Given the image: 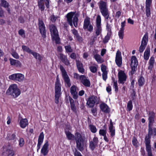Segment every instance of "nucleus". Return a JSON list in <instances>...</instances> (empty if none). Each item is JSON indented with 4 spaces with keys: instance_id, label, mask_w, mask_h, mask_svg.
Returning a JSON list of instances; mask_svg holds the SVG:
<instances>
[{
    "instance_id": "nucleus-1",
    "label": "nucleus",
    "mask_w": 156,
    "mask_h": 156,
    "mask_svg": "<svg viewBox=\"0 0 156 156\" xmlns=\"http://www.w3.org/2000/svg\"><path fill=\"white\" fill-rule=\"evenodd\" d=\"M148 135L146 136L145 139V143L146 147V150L147 153V156H154L153 155L150 145V139L152 135V129L151 128L154 122V119L155 117V114L153 112H149L148 114Z\"/></svg>"
},
{
    "instance_id": "nucleus-2",
    "label": "nucleus",
    "mask_w": 156,
    "mask_h": 156,
    "mask_svg": "<svg viewBox=\"0 0 156 156\" xmlns=\"http://www.w3.org/2000/svg\"><path fill=\"white\" fill-rule=\"evenodd\" d=\"M100 11L102 15L105 17L106 23L108 22V20H110V22L112 23L113 20L109 17V12L108 11L107 3L103 1H101L98 3Z\"/></svg>"
},
{
    "instance_id": "nucleus-3",
    "label": "nucleus",
    "mask_w": 156,
    "mask_h": 156,
    "mask_svg": "<svg viewBox=\"0 0 156 156\" xmlns=\"http://www.w3.org/2000/svg\"><path fill=\"white\" fill-rule=\"evenodd\" d=\"M95 35L92 37L90 40V44H92L97 39V37L101 34L102 27L101 26V17L100 15H98L96 20V27L94 28Z\"/></svg>"
},
{
    "instance_id": "nucleus-4",
    "label": "nucleus",
    "mask_w": 156,
    "mask_h": 156,
    "mask_svg": "<svg viewBox=\"0 0 156 156\" xmlns=\"http://www.w3.org/2000/svg\"><path fill=\"white\" fill-rule=\"evenodd\" d=\"M79 14L75 12H71L67 13L66 16L67 21L68 24L71 27H73V24L74 26L76 27L78 25V17Z\"/></svg>"
},
{
    "instance_id": "nucleus-5",
    "label": "nucleus",
    "mask_w": 156,
    "mask_h": 156,
    "mask_svg": "<svg viewBox=\"0 0 156 156\" xmlns=\"http://www.w3.org/2000/svg\"><path fill=\"white\" fill-rule=\"evenodd\" d=\"M6 93L7 95H10L12 98H16L20 94L21 91L16 84H13L9 86Z\"/></svg>"
},
{
    "instance_id": "nucleus-6",
    "label": "nucleus",
    "mask_w": 156,
    "mask_h": 156,
    "mask_svg": "<svg viewBox=\"0 0 156 156\" xmlns=\"http://www.w3.org/2000/svg\"><path fill=\"white\" fill-rule=\"evenodd\" d=\"M55 103L58 104L59 103V98L61 94V85L58 76L56 77L55 82Z\"/></svg>"
},
{
    "instance_id": "nucleus-7",
    "label": "nucleus",
    "mask_w": 156,
    "mask_h": 156,
    "mask_svg": "<svg viewBox=\"0 0 156 156\" xmlns=\"http://www.w3.org/2000/svg\"><path fill=\"white\" fill-rule=\"evenodd\" d=\"M49 29L52 40L55 41L56 44L60 43L58 33L56 27L53 24L49 26Z\"/></svg>"
},
{
    "instance_id": "nucleus-8",
    "label": "nucleus",
    "mask_w": 156,
    "mask_h": 156,
    "mask_svg": "<svg viewBox=\"0 0 156 156\" xmlns=\"http://www.w3.org/2000/svg\"><path fill=\"white\" fill-rule=\"evenodd\" d=\"M75 136L76 147L79 151H82L83 150L84 139L81 135L78 132L75 133Z\"/></svg>"
},
{
    "instance_id": "nucleus-9",
    "label": "nucleus",
    "mask_w": 156,
    "mask_h": 156,
    "mask_svg": "<svg viewBox=\"0 0 156 156\" xmlns=\"http://www.w3.org/2000/svg\"><path fill=\"white\" fill-rule=\"evenodd\" d=\"M60 69L61 71L62 77L66 86L68 87H70L71 85L70 79L65 69L62 65L60 66Z\"/></svg>"
},
{
    "instance_id": "nucleus-10",
    "label": "nucleus",
    "mask_w": 156,
    "mask_h": 156,
    "mask_svg": "<svg viewBox=\"0 0 156 156\" xmlns=\"http://www.w3.org/2000/svg\"><path fill=\"white\" fill-rule=\"evenodd\" d=\"M98 101V98L96 96L90 95L87 99V104L90 107L92 108L95 104H97Z\"/></svg>"
},
{
    "instance_id": "nucleus-11",
    "label": "nucleus",
    "mask_w": 156,
    "mask_h": 156,
    "mask_svg": "<svg viewBox=\"0 0 156 156\" xmlns=\"http://www.w3.org/2000/svg\"><path fill=\"white\" fill-rule=\"evenodd\" d=\"M24 78V75L21 73L14 74L9 76V79L19 82L23 81Z\"/></svg>"
},
{
    "instance_id": "nucleus-12",
    "label": "nucleus",
    "mask_w": 156,
    "mask_h": 156,
    "mask_svg": "<svg viewBox=\"0 0 156 156\" xmlns=\"http://www.w3.org/2000/svg\"><path fill=\"white\" fill-rule=\"evenodd\" d=\"M83 28L84 29H87L88 31L91 32L93 31V27L90 24V18L88 17H86L84 21Z\"/></svg>"
},
{
    "instance_id": "nucleus-13",
    "label": "nucleus",
    "mask_w": 156,
    "mask_h": 156,
    "mask_svg": "<svg viewBox=\"0 0 156 156\" xmlns=\"http://www.w3.org/2000/svg\"><path fill=\"white\" fill-rule=\"evenodd\" d=\"M115 62L116 65L118 67L121 66L122 64V57L121 53L119 50L117 51L116 53Z\"/></svg>"
},
{
    "instance_id": "nucleus-14",
    "label": "nucleus",
    "mask_w": 156,
    "mask_h": 156,
    "mask_svg": "<svg viewBox=\"0 0 156 156\" xmlns=\"http://www.w3.org/2000/svg\"><path fill=\"white\" fill-rule=\"evenodd\" d=\"M118 78L119 82L120 83H124L126 80V76L123 71L120 70L118 73Z\"/></svg>"
},
{
    "instance_id": "nucleus-15",
    "label": "nucleus",
    "mask_w": 156,
    "mask_h": 156,
    "mask_svg": "<svg viewBox=\"0 0 156 156\" xmlns=\"http://www.w3.org/2000/svg\"><path fill=\"white\" fill-rule=\"evenodd\" d=\"M98 142V139L96 137H94L93 138L92 141L90 142L89 147L91 150L93 151L94 150L97 146Z\"/></svg>"
},
{
    "instance_id": "nucleus-16",
    "label": "nucleus",
    "mask_w": 156,
    "mask_h": 156,
    "mask_svg": "<svg viewBox=\"0 0 156 156\" xmlns=\"http://www.w3.org/2000/svg\"><path fill=\"white\" fill-rule=\"evenodd\" d=\"M101 69L102 72V76L103 79L106 81L107 78V74L108 70L107 69V67L103 65L102 64L101 66Z\"/></svg>"
},
{
    "instance_id": "nucleus-17",
    "label": "nucleus",
    "mask_w": 156,
    "mask_h": 156,
    "mask_svg": "<svg viewBox=\"0 0 156 156\" xmlns=\"http://www.w3.org/2000/svg\"><path fill=\"white\" fill-rule=\"evenodd\" d=\"M48 146L49 144L48 141H46L45 143L43 145L41 150V153L44 156L46 155L48 153Z\"/></svg>"
},
{
    "instance_id": "nucleus-18",
    "label": "nucleus",
    "mask_w": 156,
    "mask_h": 156,
    "mask_svg": "<svg viewBox=\"0 0 156 156\" xmlns=\"http://www.w3.org/2000/svg\"><path fill=\"white\" fill-rule=\"evenodd\" d=\"M71 31L73 34L74 37L76 38V40L80 42H81L83 41V39L82 37L80 36L78 33V31L74 28Z\"/></svg>"
},
{
    "instance_id": "nucleus-19",
    "label": "nucleus",
    "mask_w": 156,
    "mask_h": 156,
    "mask_svg": "<svg viewBox=\"0 0 156 156\" xmlns=\"http://www.w3.org/2000/svg\"><path fill=\"white\" fill-rule=\"evenodd\" d=\"M44 138V134L43 132L40 133L39 136L38 140V143L37 146V152H38V150L40 148L41 145L43 143Z\"/></svg>"
},
{
    "instance_id": "nucleus-20",
    "label": "nucleus",
    "mask_w": 156,
    "mask_h": 156,
    "mask_svg": "<svg viewBox=\"0 0 156 156\" xmlns=\"http://www.w3.org/2000/svg\"><path fill=\"white\" fill-rule=\"evenodd\" d=\"M108 129L109 132L110 133L111 136L112 137L114 136L115 134V127L113 126L111 119L110 120V124L109 125Z\"/></svg>"
},
{
    "instance_id": "nucleus-21",
    "label": "nucleus",
    "mask_w": 156,
    "mask_h": 156,
    "mask_svg": "<svg viewBox=\"0 0 156 156\" xmlns=\"http://www.w3.org/2000/svg\"><path fill=\"white\" fill-rule=\"evenodd\" d=\"M9 61L11 66H15L16 67H21L22 66L21 62L19 60L10 58Z\"/></svg>"
},
{
    "instance_id": "nucleus-22",
    "label": "nucleus",
    "mask_w": 156,
    "mask_h": 156,
    "mask_svg": "<svg viewBox=\"0 0 156 156\" xmlns=\"http://www.w3.org/2000/svg\"><path fill=\"white\" fill-rule=\"evenodd\" d=\"M76 87L73 85L70 88V93L74 99H76L78 97L77 92L76 91Z\"/></svg>"
},
{
    "instance_id": "nucleus-23",
    "label": "nucleus",
    "mask_w": 156,
    "mask_h": 156,
    "mask_svg": "<svg viewBox=\"0 0 156 156\" xmlns=\"http://www.w3.org/2000/svg\"><path fill=\"white\" fill-rule=\"evenodd\" d=\"M59 57L62 61L66 65L68 66L70 64L69 60L67 59V56L64 54H59Z\"/></svg>"
},
{
    "instance_id": "nucleus-24",
    "label": "nucleus",
    "mask_w": 156,
    "mask_h": 156,
    "mask_svg": "<svg viewBox=\"0 0 156 156\" xmlns=\"http://www.w3.org/2000/svg\"><path fill=\"white\" fill-rule=\"evenodd\" d=\"M80 82L86 87H90V82L89 79L84 76L83 77L82 79Z\"/></svg>"
},
{
    "instance_id": "nucleus-25",
    "label": "nucleus",
    "mask_w": 156,
    "mask_h": 156,
    "mask_svg": "<svg viewBox=\"0 0 156 156\" xmlns=\"http://www.w3.org/2000/svg\"><path fill=\"white\" fill-rule=\"evenodd\" d=\"M28 121L26 118L22 119L20 121V126L23 129L25 128L28 125Z\"/></svg>"
},
{
    "instance_id": "nucleus-26",
    "label": "nucleus",
    "mask_w": 156,
    "mask_h": 156,
    "mask_svg": "<svg viewBox=\"0 0 156 156\" xmlns=\"http://www.w3.org/2000/svg\"><path fill=\"white\" fill-rule=\"evenodd\" d=\"M100 108L102 111L104 112L108 113L110 111V109L108 105L105 103H102L100 105Z\"/></svg>"
},
{
    "instance_id": "nucleus-27",
    "label": "nucleus",
    "mask_w": 156,
    "mask_h": 156,
    "mask_svg": "<svg viewBox=\"0 0 156 156\" xmlns=\"http://www.w3.org/2000/svg\"><path fill=\"white\" fill-rule=\"evenodd\" d=\"M76 66L79 72L82 73H83L84 72V70L82 63L79 61H77Z\"/></svg>"
},
{
    "instance_id": "nucleus-28",
    "label": "nucleus",
    "mask_w": 156,
    "mask_h": 156,
    "mask_svg": "<svg viewBox=\"0 0 156 156\" xmlns=\"http://www.w3.org/2000/svg\"><path fill=\"white\" fill-rule=\"evenodd\" d=\"M94 58L98 63H101L104 62V59L98 54H96L94 55Z\"/></svg>"
},
{
    "instance_id": "nucleus-29",
    "label": "nucleus",
    "mask_w": 156,
    "mask_h": 156,
    "mask_svg": "<svg viewBox=\"0 0 156 156\" xmlns=\"http://www.w3.org/2000/svg\"><path fill=\"white\" fill-rule=\"evenodd\" d=\"M40 33L42 35V36L44 38H45L46 37V31L45 26L39 27Z\"/></svg>"
},
{
    "instance_id": "nucleus-30",
    "label": "nucleus",
    "mask_w": 156,
    "mask_h": 156,
    "mask_svg": "<svg viewBox=\"0 0 156 156\" xmlns=\"http://www.w3.org/2000/svg\"><path fill=\"white\" fill-rule=\"evenodd\" d=\"M150 55V48L147 47L144 53V58L146 60H147L149 57Z\"/></svg>"
},
{
    "instance_id": "nucleus-31",
    "label": "nucleus",
    "mask_w": 156,
    "mask_h": 156,
    "mask_svg": "<svg viewBox=\"0 0 156 156\" xmlns=\"http://www.w3.org/2000/svg\"><path fill=\"white\" fill-rule=\"evenodd\" d=\"M32 55L36 59L39 61H41L43 58V57L39 53L35 52L34 51L33 52Z\"/></svg>"
},
{
    "instance_id": "nucleus-32",
    "label": "nucleus",
    "mask_w": 156,
    "mask_h": 156,
    "mask_svg": "<svg viewBox=\"0 0 156 156\" xmlns=\"http://www.w3.org/2000/svg\"><path fill=\"white\" fill-rule=\"evenodd\" d=\"M148 41V35L147 33L145 34L143 36L141 44L147 45Z\"/></svg>"
},
{
    "instance_id": "nucleus-33",
    "label": "nucleus",
    "mask_w": 156,
    "mask_h": 156,
    "mask_svg": "<svg viewBox=\"0 0 156 156\" xmlns=\"http://www.w3.org/2000/svg\"><path fill=\"white\" fill-rule=\"evenodd\" d=\"M89 69L90 71L93 73H95L97 71L98 66L97 65H94L93 66H89Z\"/></svg>"
},
{
    "instance_id": "nucleus-34",
    "label": "nucleus",
    "mask_w": 156,
    "mask_h": 156,
    "mask_svg": "<svg viewBox=\"0 0 156 156\" xmlns=\"http://www.w3.org/2000/svg\"><path fill=\"white\" fill-rule=\"evenodd\" d=\"M138 65V62L135 56H133L131 58V66H137Z\"/></svg>"
},
{
    "instance_id": "nucleus-35",
    "label": "nucleus",
    "mask_w": 156,
    "mask_h": 156,
    "mask_svg": "<svg viewBox=\"0 0 156 156\" xmlns=\"http://www.w3.org/2000/svg\"><path fill=\"white\" fill-rule=\"evenodd\" d=\"M154 62V58L151 57L149 60V66H148V69L151 70L153 67V65Z\"/></svg>"
},
{
    "instance_id": "nucleus-36",
    "label": "nucleus",
    "mask_w": 156,
    "mask_h": 156,
    "mask_svg": "<svg viewBox=\"0 0 156 156\" xmlns=\"http://www.w3.org/2000/svg\"><path fill=\"white\" fill-rule=\"evenodd\" d=\"M22 48L24 51L27 52L29 54H32L33 52V51L31 50L28 47L25 45H23Z\"/></svg>"
},
{
    "instance_id": "nucleus-37",
    "label": "nucleus",
    "mask_w": 156,
    "mask_h": 156,
    "mask_svg": "<svg viewBox=\"0 0 156 156\" xmlns=\"http://www.w3.org/2000/svg\"><path fill=\"white\" fill-rule=\"evenodd\" d=\"M1 6L5 8H8L9 6V3L6 1L5 0H1Z\"/></svg>"
},
{
    "instance_id": "nucleus-38",
    "label": "nucleus",
    "mask_w": 156,
    "mask_h": 156,
    "mask_svg": "<svg viewBox=\"0 0 156 156\" xmlns=\"http://www.w3.org/2000/svg\"><path fill=\"white\" fill-rule=\"evenodd\" d=\"M38 5L39 9L42 11H43L45 9V6L43 2H38Z\"/></svg>"
},
{
    "instance_id": "nucleus-39",
    "label": "nucleus",
    "mask_w": 156,
    "mask_h": 156,
    "mask_svg": "<svg viewBox=\"0 0 156 156\" xmlns=\"http://www.w3.org/2000/svg\"><path fill=\"white\" fill-rule=\"evenodd\" d=\"M112 83H113V87L115 89V90L116 92H117L118 90V86H117V81L116 80H115V79L113 78H112Z\"/></svg>"
},
{
    "instance_id": "nucleus-40",
    "label": "nucleus",
    "mask_w": 156,
    "mask_h": 156,
    "mask_svg": "<svg viewBox=\"0 0 156 156\" xmlns=\"http://www.w3.org/2000/svg\"><path fill=\"white\" fill-rule=\"evenodd\" d=\"M66 134L68 139L69 140L73 139L75 137L74 135L72 134L70 132L66 131Z\"/></svg>"
},
{
    "instance_id": "nucleus-41",
    "label": "nucleus",
    "mask_w": 156,
    "mask_h": 156,
    "mask_svg": "<svg viewBox=\"0 0 156 156\" xmlns=\"http://www.w3.org/2000/svg\"><path fill=\"white\" fill-rule=\"evenodd\" d=\"M84 76L83 75L80 76L77 73H74L73 74L74 78L76 79L77 80H80V81H81L83 77Z\"/></svg>"
},
{
    "instance_id": "nucleus-42",
    "label": "nucleus",
    "mask_w": 156,
    "mask_h": 156,
    "mask_svg": "<svg viewBox=\"0 0 156 156\" xmlns=\"http://www.w3.org/2000/svg\"><path fill=\"white\" fill-rule=\"evenodd\" d=\"M145 82L144 79L143 77L141 76L138 79V83L140 86H142L144 84Z\"/></svg>"
},
{
    "instance_id": "nucleus-43",
    "label": "nucleus",
    "mask_w": 156,
    "mask_h": 156,
    "mask_svg": "<svg viewBox=\"0 0 156 156\" xmlns=\"http://www.w3.org/2000/svg\"><path fill=\"white\" fill-rule=\"evenodd\" d=\"M133 107L132 102L131 100H130L128 102L127 105V108L128 111H129L132 110Z\"/></svg>"
},
{
    "instance_id": "nucleus-44",
    "label": "nucleus",
    "mask_w": 156,
    "mask_h": 156,
    "mask_svg": "<svg viewBox=\"0 0 156 156\" xmlns=\"http://www.w3.org/2000/svg\"><path fill=\"white\" fill-rule=\"evenodd\" d=\"M89 127L92 132L93 133H95L96 132L97 129L95 126L92 125H90L89 126Z\"/></svg>"
},
{
    "instance_id": "nucleus-45",
    "label": "nucleus",
    "mask_w": 156,
    "mask_h": 156,
    "mask_svg": "<svg viewBox=\"0 0 156 156\" xmlns=\"http://www.w3.org/2000/svg\"><path fill=\"white\" fill-rule=\"evenodd\" d=\"M106 23V30L110 33H111V28L112 27V25L111 24H110L109 23V22H107V23Z\"/></svg>"
},
{
    "instance_id": "nucleus-46",
    "label": "nucleus",
    "mask_w": 156,
    "mask_h": 156,
    "mask_svg": "<svg viewBox=\"0 0 156 156\" xmlns=\"http://www.w3.org/2000/svg\"><path fill=\"white\" fill-rule=\"evenodd\" d=\"M65 48L66 51L67 52H71L73 51V50L70 45H68L65 46Z\"/></svg>"
},
{
    "instance_id": "nucleus-47",
    "label": "nucleus",
    "mask_w": 156,
    "mask_h": 156,
    "mask_svg": "<svg viewBox=\"0 0 156 156\" xmlns=\"http://www.w3.org/2000/svg\"><path fill=\"white\" fill-rule=\"evenodd\" d=\"M146 16L149 17L151 15L150 7H146Z\"/></svg>"
},
{
    "instance_id": "nucleus-48",
    "label": "nucleus",
    "mask_w": 156,
    "mask_h": 156,
    "mask_svg": "<svg viewBox=\"0 0 156 156\" xmlns=\"http://www.w3.org/2000/svg\"><path fill=\"white\" fill-rule=\"evenodd\" d=\"M124 31L120 30L118 33V35L120 39H122L123 38L124 34Z\"/></svg>"
},
{
    "instance_id": "nucleus-49",
    "label": "nucleus",
    "mask_w": 156,
    "mask_h": 156,
    "mask_svg": "<svg viewBox=\"0 0 156 156\" xmlns=\"http://www.w3.org/2000/svg\"><path fill=\"white\" fill-rule=\"evenodd\" d=\"M146 45L141 44L139 48V51L140 53H142L145 49Z\"/></svg>"
},
{
    "instance_id": "nucleus-50",
    "label": "nucleus",
    "mask_w": 156,
    "mask_h": 156,
    "mask_svg": "<svg viewBox=\"0 0 156 156\" xmlns=\"http://www.w3.org/2000/svg\"><path fill=\"white\" fill-rule=\"evenodd\" d=\"M73 152L74 156H83L81 153L76 149L74 150Z\"/></svg>"
},
{
    "instance_id": "nucleus-51",
    "label": "nucleus",
    "mask_w": 156,
    "mask_h": 156,
    "mask_svg": "<svg viewBox=\"0 0 156 156\" xmlns=\"http://www.w3.org/2000/svg\"><path fill=\"white\" fill-rule=\"evenodd\" d=\"M18 33L19 35H21L22 37H25V33L24 30L23 29L20 30L18 32Z\"/></svg>"
},
{
    "instance_id": "nucleus-52",
    "label": "nucleus",
    "mask_w": 156,
    "mask_h": 156,
    "mask_svg": "<svg viewBox=\"0 0 156 156\" xmlns=\"http://www.w3.org/2000/svg\"><path fill=\"white\" fill-rule=\"evenodd\" d=\"M19 145L20 147H23L24 144V141L23 138H20L19 140Z\"/></svg>"
},
{
    "instance_id": "nucleus-53",
    "label": "nucleus",
    "mask_w": 156,
    "mask_h": 156,
    "mask_svg": "<svg viewBox=\"0 0 156 156\" xmlns=\"http://www.w3.org/2000/svg\"><path fill=\"white\" fill-rule=\"evenodd\" d=\"M38 25L39 27H43L45 26V25L41 19L40 18L38 19Z\"/></svg>"
},
{
    "instance_id": "nucleus-54",
    "label": "nucleus",
    "mask_w": 156,
    "mask_h": 156,
    "mask_svg": "<svg viewBox=\"0 0 156 156\" xmlns=\"http://www.w3.org/2000/svg\"><path fill=\"white\" fill-rule=\"evenodd\" d=\"M91 112L93 115L95 116L97 115V110L96 108H92L91 109Z\"/></svg>"
},
{
    "instance_id": "nucleus-55",
    "label": "nucleus",
    "mask_w": 156,
    "mask_h": 156,
    "mask_svg": "<svg viewBox=\"0 0 156 156\" xmlns=\"http://www.w3.org/2000/svg\"><path fill=\"white\" fill-rule=\"evenodd\" d=\"M132 143L133 145L135 147H136L138 146L137 140L135 137H133V138Z\"/></svg>"
},
{
    "instance_id": "nucleus-56",
    "label": "nucleus",
    "mask_w": 156,
    "mask_h": 156,
    "mask_svg": "<svg viewBox=\"0 0 156 156\" xmlns=\"http://www.w3.org/2000/svg\"><path fill=\"white\" fill-rule=\"evenodd\" d=\"M106 133L107 131L106 130L100 129L99 131V134L103 136L106 135Z\"/></svg>"
},
{
    "instance_id": "nucleus-57",
    "label": "nucleus",
    "mask_w": 156,
    "mask_h": 156,
    "mask_svg": "<svg viewBox=\"0 0 156 156\" xmlns=\"http://www.w3.org/2000/svg\"><path fill=\"white\" fill-rule=\"evenodd\" d=\"M152 0H146L145 7H150Z\"/></svg>"
},
{
    "instance_id": "nucleus-58",
    "label": "nucleus",
    "mask_w": 156,
    "mask_h": 156,
    "mask_svg": "<svg viewBox=\"0 0 156 156\" xmlns=\"http://www.w3.org/2000/svg\"><path fill=\"white\" fill-rule=\"evenodd\" d=\"M11 55L14 58L16 59H18L19 58L18 54L15 51L12 52L11 53Z\"/></svg>"
},
{
    "instance_id": "nucleus-59",
    "label": "nucleus",
    "mask_w": 156,
    "mask_h": 156,
    "mask_svg": "<svg viewBox=\"0 0 156 156\" xmlns=\"http://www.w3.org/2000/svg\"><path fill=\"white\" fill-rule=\"evenodd\" d=\"M56 19L57 17L55 16L54 15H52L50 16V20L52 22H55Z\"/></svg>"
},
{
    "instance_id": "nucleus-60",
    "label": "nucleus",
    "mask_w": 156,
    "mask_h": 156,
    "mask_svg": "<svg viewBox=\"0 0 156 156\" xmlns=\"http://www.w3.org/2000/svg\"><path fill=\"white\" fill-rule=\"evenodd\" d=\"M8 156H13L14 154V152L12 150L9 149L7 150Z\"/></svg>"
},
{
    "instance_id": "nucleus-61",
    "label": "nucleus",
    "mask_w": 156,
    "mask_h": 156,
    "mask_svg": "<svg viewBox=\"0 0 156 156\" xmlns=\"http://www.w3.org/2000/svg\"><path fill=\"white\" fill-rule=\"evenodd\" d=\"M126 21L125 20L123 22H122L121 23V28H120V30H124V27L126 25Z\"/></svg>"
},
{
    "instance_id": "nucleus-62",
    "label": "nucleus",
    "mask_w": 156,
    "mask_h": 156,
    "mask_svg": "<svg viewBox=\"0 0 156 156\" xmlns=\"http://www.w3.org/2000/svg\"><path fill=\"white\" fill-rule=\"evenodd\" d=\"M131 66L132 69L131 73L132 74H133L135 71L136 70L137 66Z\"/></svg>"
},
{
    "instance_id": "nucleus-63",
    "label": "nucleus",
    "mask_w": 156,
    "mask_h": 156,
    "mask_svg": "<svg viewBox=\"0 0 156 156\" xmlns=\"http://www.w3.org/2000/svg\"><path fill=\"white\" fill-rule=\"evenodd\" d=\"M71 109L74 112H76V108L74 104L70 105Z\"/></svg>"
},
{
    "instance_id": "nucleus-64",
    "label": "nucleus",
    "mask_w": 156,
    "mask_h": 156,
    "mask_svg": "<svg viewBox=\"0 0 156 156\" xmlns=\"http://www.w3.org/2000/svg\"><path fill=\"white\" fill-rule=\"evenodd\" d=\"M109 39H110L109 37L107 35L105 37L104 39L103 40V42L104 43H106L107 42H108V40H109Z\"/></svg>"
}]
</instances>
